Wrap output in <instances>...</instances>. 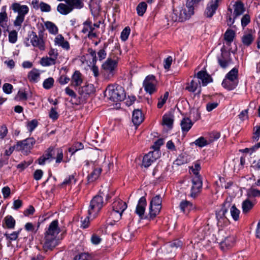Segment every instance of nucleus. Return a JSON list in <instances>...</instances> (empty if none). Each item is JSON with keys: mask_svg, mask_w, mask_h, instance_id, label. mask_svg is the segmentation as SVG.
<instances>
[{"mask_svg": "<svg viewBox=\"0 0 260 260\" xmlns=\"http://www.w3.org/2000/svg\"><path fill=\"white\" fill-rule=\"evenodd\" d=\"M144 120V116L139 109L134 110L132 115V121L136 125H140Z\"/></svg>", "mask_w": 260, "mask_h": 260, "instance_id": "b1692460", "label": "nucleus"}, {"mask_svg": "<svg viewBox=\"0 0 260 260\" xmlns=\"http://www.w3.org/2000/svg\"><path fill=\"white\" fill-rule=\"evenodd\" d=\"M193 122L188 117L183 118L180 123L181 130L183 135H185L190 129Z\"/></svg>", "mask_w": 260, "mask_h": 260, "instance_id": "412c9836", "label": "nucleus"}, {"mask_svg": "<svg viewBox=\"0 0 260 260\" xmlns=\"http://www.w3.org/2000/svg\"><path fill=\"white\" fill-rule=\"evenodd\" d=\"M82 76L79 71H75L71 77V85L74 87L80 86L83 82Z\"/></svg>", "mask_w": 260, "mask_h": 260, "instance_id": "4be33fe9", "label": "nucleus"}, {"mask_svg": "<svg viewBox=\"0 0 260 260\" xmlns=\"http://www.w3.org/2000/svg\"><path fill=\"white\" fill-rule=\"evenodd\" d=\"M238 84V81L230 80L226 78H225L222 82V86L229 90L235 89Z\"/></svg>", "mask_w": 260, "mask_h": 260, "instance_id": "c756f323", "label": "nucleus"}, {"mask_svg": "<svg viewBox=\"0 0 260 260\" xmlns=\"http://www.w3.org/2000/svg\"><path fill=\"white\" fill-rule=\"evenodd\" d=\"M5 228L9 229H13L15 226L16 221L11 215L6 216L4 219Z\"/></svg>", "mask_w": 260, "mask_h": 260, "instance_id": "f704fd0d", "label": "nucleus"}, {"mask_svg": "<svg viewBox=\"0 0 260 260\" xmlns=\"http://www.w3.org/2000/svg\"><path fill=\"white\" fill-rule=\"evenodd\" d=\"M12 9L14 12L18 13L14 25L15 26H20L24 20L25 16L28 13L29 8L26 5H21L18 3H14L12 5Z\"/></svg>", "mask_w": 260, "mask_h": 260, "instance_id": "7ed1b4c3", "label": "nucleus"}, {"mask_svg": "<svg viewBox=\"0 0 260 260\" xmlns=\"http://www.w3.org/2000/svg\"><path fill=\"white\" fill-rule=\"evenodd\" d=\"M28 37L30 40L31 45L36 48H39L40 50H44L45 49V42L43 39V31L40 30L38 35L31 31L28 35Z\"/></svg>", "mask_w": 260, "mask_h": 260, "instance_id": "423d86ee", "label": "nucleus"}, {"mask_svg": "<svg viewBox=\"0 0 260 260\" xmlns=\"http://www.w3.org/2000/svg\"><path fill=\"white\" fill-rule=\"evenodd\" d=\"M108 99L114 102L123 101L126 94L124 88L120 85H109L105 91Z\"/></svg>", "mask_w": 260, "mask_h": 260, "instance_id": "f03ea898", "label": "nucleus"}, {"mask_svg": "<svg viewBox=\"0 0 260 260\" xmlns=\"http://www.w3.org/2000/svg\"><path fill=\"white\" fill-rule=\"evenodd\" d=\"M230 80L238 81V69L237 68L232 69L225 76Z\"/></svg>", "mask_w": 260, "mask_h": 260, "instance_id": "4c0bfd02", "label": "nucleus"}, {"mask_svg": "<svg viewBox=\"0 0 260 260\" xmlns=\"http://www.w3.org/2000/svg\"><path fill=\"white\" fill-rule=\"evenodd\" d=\"M161 202L160 196L156 195L152 199L149 206L161 208Z\"/></svg>", "mask_w": 260, "mask_h": 260, "instance_id": "c03bdc74", "label": "nucleus"}, {"mask_svg": "<svg viewBox=\"0 0 260 260\" xmlns=\"http://www.w3.org/2000/svg\"><path fill=\"white\" fill-rule=\"evenodd\" d=\"M174 116L171 113L165 114L162 117V124L167 126L169 128L173 127Z\"/></svg>", "mask_w": 260, "mask_h": 260, "instance_id": "2f4dec72", "label": "nucleus"}, {"mask_svg": "<svg viewBox=\"0 0 260 260\" xmlns=\"http://www.w3.org/2000/svg\"><path fill=\"white\" fill-rule=\"evenodd\" d=\"M221 53L217 57V61L220 67L222 69H226L230 64L231 59L230 54L225 51L221 50Z\"/></svg>", "mask_w": 260, "mask_h": 260, "instance_id": "f8f14e48", "label": "nucleus"}, {"mask_svg": "<svg viewBox=\"0 0 260 260\" xmlns=\"http://www.w3.org/2000/svg\"><path fill=\"white\" fill-rule=\"evenodd\" d=\"M108 44L106 43L104 44V46L102 49H101L97 53L98 54V59L99 60H102L104 59L107 56V53L106 52V49L107 48Z\"/></svg>", "mask_w": 260, "mask_h": 260, "instance_id": "a18cd8bd", "label": "nucleus"}, {"mask_svg": "<svg viewBox=\"0 0 260 260\" xmlns=\"http://www.w3.org/2000/svg\"><path fill=\"white\" fill-rule=\"evenodd\" d=\"M117 66L116 61L112 59H108L102 65V68L106 71L113 74V72Z\"/></svg>", "mask_w": 260, "mask_h": 260, "instance_id": "393cba45", "label": "nucleus"}, {"mask_svg": "<svg viewBox=\"0 0 260 260\" xmlns=\"http://www.w3.org/2000/svg\"><path fill=\"white\" fill-rule=\"evenodd\" d=\"M254 204L249 200H246L242 203V208L243 213L244 214L247 213L249 211L252 209Z\"/></svg>", "mask_w": 260, "mask_h": 260, "instance_id": "ea45409f", "label": "nucleus"}, {"mask_svg": "<svg viewBox=\"0 0 260 260\" xmlns=\"http://www.w3.org/2000/svg\"><path fill=\"white\" fill-rule=\"evenodd\" d=\"M99 193L101 194L103 197H106V200L109 201L112 196L114 195V191L109 192V189L108 186L105 187H102V189L99 191Z\"/></svg>", "mask_w": 260, "mask_h": 260, "instance_id": "58836bf2", "label": "nucleus"}, {"mask_svg": "<svg viewBox=\"0 0 260 260\" xmlns=\"http://www.w3.org/2000/svg\"><path fill=\"white\" fill-rule=\"evenodd\" d=\"M200 87V90L198 93L200 94L201 92V87L200 81H196L192 80L190 83H188L185 87L186 90L191 92H194L197 89L198 87Z\"/></svg>", "mask_w": 260, "mask_h": 260, "instance_id": "72a5a7b5", "label": "nucleus"}, {"mask_svg": "<svg viewBox=\"0 0 260 260\" xmlns=\"http://www.w3.org/2000/svg\"><path fill=\"white\" fill-rule=\"evenodd\" d=\"M253 135L252 136V140L254 142L258 141L260 137V126L256 125L253 128Z\"/></svg>", "mask_w": 260, "mask_h": 260, "instance_id": "bf43d9fd", "label": "nucleus"}, {"mask_svg": "<svg viewBox=\"0 0 260 260\" xmlns=\"http://www.w3.org/2000/svg\"><path fill=\"white\" fill-rule=\"evenodd\" d=\"M219 0H211L207 4L205 11L206 17L211 18L215 14L218 7Z\"/></svg>", "mask_w": 260, "mask_h": 260, "instance_id": "ddd939ff", "label": "nucleus"}, {"mask_svg": "<svg viewBox=\"0 0 260 260\" xmlns=\"http://www.w3.org/2000/svg\"><path fill=\"white\" fill-rule=\"evenodd\" d=\"M235 242V239L234 236H228L220 242V247L223 250H226L233 246Z\"/></svg>", "mask_w": 260, "mask_h": 260, "instance_id": "5701e85b", "label": "nucleus"}, {"mask_svg": "<svg viewBox=\"0 0 260 260\" xmlns=\"http://www.w3.org/2000/svg\"><path fill=\"white\" fill-rule=\"evenodd\" d=\"M161 250L164 254V256L169 258H171L175 252L169 243L164 245L161 248Z\"/></svg>", "mask_w": 260, "mask_h": 260, "instance_id": "bb28decb", "label": "nucleus"}, {"mask_svg": "<svg viewBox=\"0 0 260 260\" xmlns=\"http://www.w3.org/2000/svg\"><path fill=\"white\" fill-rule=\"evenodd\" d=\"M17 40V32L13 30L9 32V41L11 43H15Z\"/></svg>", "mask_w": 260, "mask_h": 260, "instance_id": "052dcab7", "label": "nucleus"}, {"mask_svg": "<svg viewBox=\"0 0 260 260\" xmlns=\"http://www.w3.org/2000/svg\"><path fill=\"white\" fill-rule=\"evenodd\" d=\"M147 5L145 2H141L137 7L136 10L139 16H142L146 11Z\"/></svg>", "mask_w": 260, "mask_h": 260, "instance_id": "37998d69", "label": "nucleus"}, {"mask_svg": "<svg viewBox=\"0 0 260 260\" xmlns=\"http://www.w3.org/2000/svg\"><path fill=\"white\" fill-rule=\"evenodd\" d=\"M197 77L202 81V86H205L208 83L212 82L211 77L207 74L206 71H200L197 74Z\"/></svg>", "mask_w": 260, "mask_h": 260, "instance_id": "6ab92c4d", "label": "nucleus"}, {"mask_svg": "<svg viewBox=\"0 0 260 260\" xmlns=\"http://www.w3.org/2000/svg\"><path fill=\"white\" fill-rule=\"evenodd\" d=\"M36 143L33 137L28 138L22 141H19L16 144V151H21L24 155H28Z\"/></svg>", "mask_w": 260, "mask_h": 260, "instance_id": "39448f33", "label": "nucleus"}, {"mask_svg": "<svg viewBox=\"0 0 260 260\" xmlns=\"http://www.w3.org/2000/svg\"><path fill=\"white\" fill-rule=\"evenodd\" d=\"M58 241L56 237L45 234L43 247L44 250H52L58 245Z\"/></svg>", "mask_w": 260, "mask_h": 260, "instance_id": "9d476101", "label": "nucleus"}, {"mask_svg": "<svg viewBox=\"0 0 260 260\" xmlns=\"http://www.w3.org/2000/svg\"><path fill=\"white\" fill-rule=\"evenodd\" d=\"M131 29L129 27H125L121 32L120 38L122 41H125L127 40L130 34Z\"/></svg>", "mask_w": 260, "mask_h": 260, "instance_id": "6e6d98bb", "label": "nucleus"}, {"mask_svg": "<svg viewBox=\"0 0 260 260\" xmlns=\"http://www.w3.org/2000/svg\"><path fill=\"white\" fill-rule=\"evenodd\" d=\"M164 144V140L162 139H159L154 142V145L152 146V148L154 149L153 151H158L160 152V147Z\"/></svg>", "mask_w": 260, "mask_h": 260, "instance_id": "69168bd1", "label": "nucleus"}, {"mask_svg": "<svg viewBox=\"0 0 260 260\" xmlns=\"http://www.w3.org/2000/svg\"><path fill=\"white\" fill-rule=\"evenodd\" d=\"M112 210L118 211L119 213L122 214L124 211L127 208V204L121 200L118 199L112 203Z\"/></svg>", "mask_w": 260, "mask_h": 260, "instance_id": "a211bd4d", "label": "nucleus"}, {"mask_svg": "<svg viewBox=\"0 0 260 260\" xmlns=\"http://www.w3.org/2000/svg\"><path fill=\"white\" fill-rule=\"evenodd\" d=\"M192 186L189 197L193 199L197 198L201 192L203 182L201 176H194L191 180Z\"/></svg>", "mask_w": 260, "mask_h": 260, "instance_id": "6e6552de", "label": "nucleus"}, {"mask_svg": "<svg viewBox=\"0 0 260 260\" xmlns=\"http://www.w3.org/2000/svg\"><path fill=\"white\" fill-rule=\"evenodd\" d=\"M247 195L250 198L260 197V190L254 188H250L247 191Z\"/></svg>", "mask_w": 260, "mask_h": 260, "instance_id": "4d7b16f0", "label": "nucleus"}, {"mask_svg": "<svg viewBox=\"0 0 260 260\" xmlns=\"http://www.w3.org/2000/svg\"><path fill=\"white\" fill-rule=\"evenodd\" d=\"M60 230L58 226V221L57 219L52 221L49 225L45 234L56 237L60 233Z\"/></svg>", "mask_w": 260, "mask_h": 260, "instance_id": "dca6fc26", "label": "nucleus"}, {"mask_svg": "<svg viewBox=\"0 0 260 260\" xmlns=\"http://www.w3.org/2000/svg\"><path fill=\"white\" fill-rule=\"evenodd\" d=\"M250 22V17L249 14H246L243 16L241 19V25L244 28L246 27Z\"/></svg>", "mask_w": 260, "mask_h": 260, "instance_id": "e2e57ef3", "label": "nucleus"}, {"mask_svg": "<svg viewBox=\"0 0 260 260\" xmlns=\"http://www.w3.org/2000/svg\"><path fill=\"white\" fill-rule=\"evenodd\" d=\"M90 255L86 253H81L75 256L74 260H89Z\"/></svg>", "mask_w": 260, "mask_h": 260, "instance_id": "0e129e2a", "label": "nucleus"}, {"mask_svg": "<svg viewBox=\"0 0 260 260\" xmlns=\"http://www.w3.org/2000/svg\"><path fill=\"white\" fill-rule=\"evenodd\" d=\"M146 206L147 201L146 198L145 197H142L138 201L135 211L136 213L140 218H143Z\"/></svg>", "mask_w": 260, "mask_h": 260, "instance_id": "2eb2a0df", "label": "nucleus"}, {"mask_svg": "<svg viewBox=\"0 0 260 260\" xmlns=\"http://www.w3.org/2000/svg\"><path fill=\"white\" fill-rule=\"evenodd\" d=\"M63 150L61 148L50 146L37 159V161L40 165H44L46 161L50 162L53 159H55L56 163L59 164L63 161Z\"/></svg>", "mask_w": 260, "mask_h": 260, "instance_id": "f257e3e1", "label": "nucleus"}, {"mask_svg": "<svg viewBox=\"0 0 260 260\" xmlns=\"http://www.w3.org/2000/svg\"><path fill=\"white\" fill-rule=\"evenodd\" d=\"M179 12L181 18H177L176 16H174V17L175 20H179L180 22H182L188 19L194 14V8L191 6H186V8H180Z\"/></svg>", "mask_w": 260, "mask_h": 260, "instance_id": "9b49d317", "label": "nucleus"}, {"mask_svg": "<svg viewBox=\"0 0 260 260\" xmlns=\"http://www.w3.org/2000/svg\"><path fill=\"white\" fill-rule=\"evenodd\" d=\"M55 45L61 46L63 49L68 50L70 49L69 43L66 41L61 35H58L54 40Z\"/></svg>", "mask_w": 260, "mask_h": 260, "instance_id": "a878e982", "label": "nucleus"}, {"mask_svg": "<svg viewBox=\"0 0 260 260\" xmlns=\"http://www.w3.org/2000/svg\"><path fill=\"white\" fill-rule=\"evenodd\" d=\"M38 122L37 120L33 119L31 121H29L27 124V128L28 130L31 132L33 131L35 128L37 126Z\"/></svg>", "mask_w": 260, "mask_h": 260, "instance_id": "774afa93", "label": "nucleus"}, {"mask_svg": "<svg viewBox=\"0 0 260 260\" xmlns=\"http://www.w3.org/2000/svg\"><path fill=\"white\" fill-rule=\"evenodd\" d=\"M231 206V199L229 200L228 199H226L222 204V208L216 213V218L218 221L224 218H226L225 214L227 213L228 209L230 208Z\"/></svg>", "mask_w": 260, "mask_h": 260, "instance_id": "4468645a", "label": "nucleus"}, {"mask_svg": "<svg viewBox=\"0 0 260 260\" xmlns=\"http://www.w3.org/2000/svg\"><path fill=\"white\" fill-rule=\"evenodd\" d=\"M104 205V202L103 196L100 193L96 195L92 198L90 202L88 214L90 216H93V218H94L103 207Z\"/></svg>", "mask_w": 260, "mask_h": 260, "instance_id": "20e7f679", "label": "nucleus"}, {"mask_svg": "<svg viewBox=\"0 0 260 260\" xmlns=\"http://www.w3.org/2000/svg\"><path fill=\"white\" fill-rule=\"evenodd\" d=\"M156 84L155 77L153 75L147 76L143 82L145 91L150 95L156 92L157 90Z\"/></svg>", "mask_w": 260, "mask_h": 260, "instance_id": "0eeeda50", "label": "nucleus"}, {"mask_svg": "<svg viewBox=\"0 0 260 260\" xmlns=\"http://www.w3.org/2000/svg\"><path fill=\"white\" fill-rule=\"evenodd\" d=\"M209 143L203 137H200L193 142L197 146L201 148L208 145Z\"/></svg>", "mask_w": 260, "mask_h": 260, "instance_id": "3c124183", "label": "nucleus"}, {"mask_svg": "<svg viewBox=\"0 0 260 260\" xmlns=\"http://www.w3.org/2000/svg\"><path fill=\"white\" fill-rule=\"evenodd\" d=\"M201 166L199 163L196 162L194 165L193 167H191L190 168V169L191 170L192 172L195 175V176H200L199 175V171L201 170Z\"/></svg>", "mask_w": 260, "mask_h": 260, "instance_id": "338daca9", "label": "nucleus"}, {"mask_svg": "<svg viewBox=\"0 0 260 260\" xmlns=\"http://www.w3.org/2000/svg\"><path fill=\"white\" fill-rule=\"evenodd\" d=\"M161 208L149 206V219H153L160 212Z\"/></svg>", "mask_w": 260, "mask_h": 260, "instance_id": "79ce46f5", "label": "nucleus"}, {"mask_svg": "<svg viewBox=\"0 0 260 260\" xmlns=\"http://www.w3.org/2000/svg\"><path fill=\"white\" fill-rule=\"evenodd\" d=\"M54 82V79L52 77H49L44 81L43 86L45 89H50L53 87Z\"/></svg>", "mask_w": 260, "mask_h": 260, "instance_id": "603ef678", "label": "nucleus"}, {"mask_svg": "<svg viewBox=\"0 0 260 260\" xmlns=\"http://www.w3.org/2000/svg\"><path fill=\"white\" fill-rule=\"evenodd\" d=\"M234 18L242 14L245 11L244 5L241 1L236 2L234 5Z\"/></svg>", "mask_w": 260, "mask_h": 260, "instance_id": "c85d7f7f", "label": "nucleus"}, {"mask_svg": "<svg viewBox=\"0 0 260 260\" xmlns=\"http://www.w3.org/2000/svg\"><path fill=\"white\" fill-rule=\"evenodd\" d=\"M57 11L61 15H66L71 13L72 11V9L68 4L60 3L57 7Z\"/></svg>", "mask_w": 260, "mask_h": 260, "instance_id": "473e14b6", "label": "nucleus"}, {"mask_svg": "<svg viewBox=\"0 0 260 260\" xmlns=\"http://www.w3.org/2000/svg\"><path fill=\"white\" fill-rule=\"evenodd\" d=\"M122 215L118 211L112 210L110 214V218L114 222H117L121 218Z\"/></svg>", "mask_w": 260, "mask_h": 260, "instance_id": "13d9d810", "label": "nucleus"}, {"mask_svg": "<svg viewBox=\"0 0 260 260\" xmlns=\"http://www.w3.org/2000/svg\"><path fill=\"white\" fill-rule=\"evenodd\" d=\"M160 152L151 151L145 154L143 158L142 165L145 168H148L160 156Z\"/></svg>", "mask_w": 260, "mask_h": 260, "instance_id": "1a4fd4ad", "label": "nucleus"}, {"mask_svg": "<svg viewBox=\"0 0 260 260\" xmlns=\"http://www.w3.org/2000/svg\"><path fill=\"white\" fill-rule=\"evenodd\" d=\"M65 3L69 5L72 11L75 9H80L84 7L83 0H66Z\"/></svg>", "mask_w": 260, "mask_h": 260, "instance_id": "cd10ccee", "label": "nucleus"}, {"mask_svg": "<svg viewBox=\"0 0 260 260\" xmlns=\"http://www.w3.org/2000/svg\"><path fill=\"white\" fill-rule=\"evenodd\" d=\"M56 60L52 57H43L41 59V63L43 66H49L54 65L56 63Z\"/></svg>", "mask_w": 260, "mask_h": 260, "instance_id": "de8ad7c7", "label": "nucleus"}, {"mask_svg": "<svg viewBox=\"0 0 260 260\" xmlns=\"http://www.w3.org/2000/svg\"><path fill=\"white\" fill-rule=\"evenodd\" d=\"M169 92L166 91L164 94L163 97L161 96L158 99V102L157 105V107L158 108L160 109L166 103L167 100L169 96Z\"/></svg>", "mask_w": 260, "mask_h": 260, "instance_id": "5fc2aeb1", "label": "nucleus"}, {"mask_svg": "<svg viewBox=\"0 0 260 260\" xmlns=\"http://www.w3.org/2000/svg\"><path fill=\"white\" fill-rule=\"evenodd\" d=\"M230 208L232 217L235 221H237L239 218L240 211L236 207L235 205H231Z\"/></svg>", "mask_w": 260, "mask_h": 260, "instance_id": "49530a36", "label": "nucleus"}, {"mask_svg": "<svg viewBox=\"0 0 260 260\" xmlns=\"http://www.w3.org/2000/svg\"><path fill=\"white\" fill-rule=\"evenodd\" d=\"M76 175V174L74 173L67 177L60 184V186L64 187L65 186H72L73 184H75L77 182V179L75 178Z\"/></svg>", "mask_w": 260, "mask_h": 260, "instance_id": "7c9ffc66", "label": "nucleus"}, {"mask_svg": "<svg viewBox=\"0 0 260 260\" xmlns=\"http://www.w3.org/2000/svg\"><path fill=\"white\" fill-rule=\"evenodd\" d=\"M235 36V31L231 29H228L224 35V38L226 42V44L230 45L233 41Z\"/></svg>", "mask_w": 260, "mask_h": 260, "instance_id": "c9c22d12", "label": "nucleus"}, {"mask_svg": "<svg viewBox=\"0 0 260 260\" xmlns=\"http://www.w3.org/2000/svg\"><path fill=\"white\" fill-rule=\"evenodd\" d=\"M101 168H96L88 176V182H93L95 181L100 176L102 172Z\"/></svg>", "mask_w": 260, "mask_h": 260, "instance_id": "e433bc0d", "label": "nucleus"}, {"mask_svg": "<svg viewBox=\"0 0 260 260\" xmlns=\"http://www.w3.org/2000/svg\"><path fill=\"white\" fill-rule=\"evenodd\" d=\"M169 244L171 245L175 251L178 248L181 249L184 245L183 242L179 239L174 240V241L169 242Z\"/></svg>", "mask_w": 260, "mask_h": 260, "instance_id": "864d4df0", "label": "nucleus"}, {"mask_svg": "<svg viewBox=\"0 0 260 260\" xmlns=\"http://www.w3.org/2000/svg\"><path fill=\"white\" fill-rule=\"evenodd\" d=\"M47 29L49 32L52 34H56L58 32L57 26L52 22L47 21L45 24Z\"/></svg>", "mask_w": 260, "mask_h": 260, "instance_id": "09e8293b", "label": "nucleus"}, {"mask_svg": "<svg viewBox=\"0 0 260 260\" xmlns=\"http://www.w3.org/2000/svg\"><path fill=\"white\" fill-rule=\"evenodd\" d=\"M78 92L82 98H86L88 95L94 92V87L92 84H87L79 87Z\"/></svg>", "mask_w": 260, "mask_h": 260, "instance_id": "aec40b11", "label": "nucleus"}, {"mask_svg": "<svg viewBox=\"0 0 260 260\" xmlns=\"http://www.w3.org/2000/svg\"><path fill=\"white\" fill-rule=\"evenodd\" d=\"M57 108L55 107H52L49 112V117L53 120H56L59 117V114L57 112Z\"/></svg>", "mask_w": 260, "mask_h": 260, "instance_id": "680f3d73", "label": "nucleus"}, {"mask_svg": "<svg viewBox=\"0 0 260 260\" xmlns=\"http://www.w3.org/2000/svg\"><path fill=\"white\" fill-rule=\"evenodd\" d=\"M254 38L251 34H246L242 37L243 44L246 46H249L253 41Z\"/></svg>", "mask_w": 260, "mask_h": 260, "instance_id": "a19ab883", "label": "nucleus"}, {"mask_svg": "<svg viewBox=\"0 0 260 260\" xmlns=\"http://www.w3.org/2000/svg\"><path fill=\"white\" fill-rule=\"evenodd\" d=\"M83 28L82 30V32L84 34H86L87 32H89V31H91V29H93V30H94V27L92 25V22L89 20H87L83 23Z\"/></svg>", "mask_w": 260, "mask_h": 260, "instance_id": "8fccbe9b", "label": "nucleus"}, {"mask_svg": "<svg viewBox=\"0 0 260 260\" xmlns=\"http://www.w3.org/2000/svg\"><path fill=\"white\" fill-rule=\"evenodd\" d=\"M181 211L184 214H188L190 211L196 210V206L192 203L187 200L181 201L179 205Z\"/></svg>", "mask_w": 260, "mask_h": 260, "instance_id": "f3484780", "label": "nucleus"}]
</instances>
